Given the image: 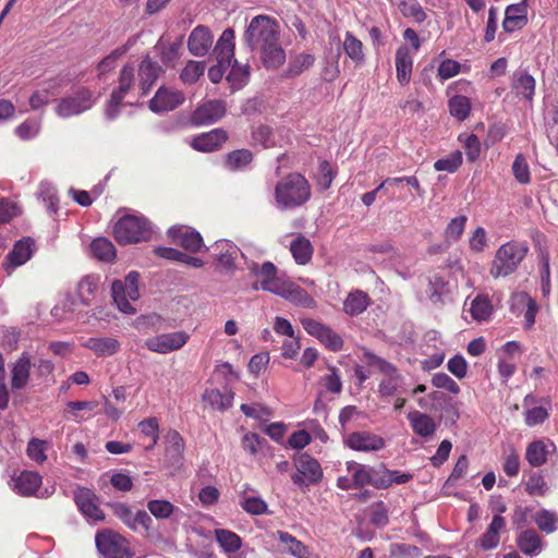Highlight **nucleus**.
<instances>
[{
  "label": "nucleus",
  "mask_w": 558,
  "mask_h": 558,
  "mask_svg": "<svg viewBox=\"0 0 558 558\" xmlns=\"http://www.w3.org/2000/svg\"><path fill=\"white\" fill-rule=\"evenodd\" d=\"M161 73V66L149 57L142 60L138 68L140 86L142 94L146 95Z\"/></svg>",
  "instance_id": "obj_33"
},
{
  "label": "nucleus",
  "mask_w": 558,
  "mask_h": 558,
  "mask_svg": "<svg viewBox=\"0 0 558 558\" xmlns=\"http://www.w3.org/2000/svg\"><path fill=\"white\" fill-rule=\"evenodd\" d=\"M512 173L519 183L527 184L530 182V168L525 157L522 154L515 156L514 161L512 163Z\"/></svg>",
  "instance_id": "obj_61"
},
{
  "label": "nucleus",
  "mask_w": 558,
  "mask_h": 558,
  "mask_svg": "<svg viewBox=\"0 0 558 558\" xmlns=\"http://www.w3.org/2000/svg\"><path fill=\"white\" fill-rule=\"evenodd\" d=\"M319 390L314 404V411L319 412L325 409L324 396L326 392L339 395L342 391V380L336 367H329V373L322 376L318 380Z\"/></svg>",
  "instance_id": "obj_21"
},
{
  "label": "nucleus",
  "mask_w": 558,
  "mask_h": 558,
  "mask_svg": "<svg viewBox=\"0 0 558 558\" xmlns=\"http://www.w3.org/2000/svg\"><path fill=\"white\" fill-rule=\"evenodd\" d=\"M347 471L352 476V483L355 485V488H362L366 485L375 487L379 476L373 468L355 461L347 462Z\"/></svg>",
  "instance_id": "obj_29"
},
{
  "label": "nucleus",
  "mask_w": 558,
  "mask_h": 558,
  "mask_svg": "<svg viewBox=\"0 0 558 558\" xmlns=\"http://www.w3.org/2000/svg\"><path fill=\"white\" fill-rule=\"evenodd\" d=\"M529 23L527 0L512 3L506 7L502 29L506 33H513L524 28Z\"/></svg>",
  "instance_id": "obj_18"
},
{
  "label": "nucleus",
  "mask_w": 558,
  "mask_h": 558,
  "mask_svg": "<svg viewBox=\"0 0 558 558\" xmlns=\"http://www.w3.org/2000/svg\"><path fill=\"white\" fill-rule=\"evenodd\" d=\"M412 478L410 473H401L396 470H384L375 483V488L385 489L393 484H404Z\"/></svg>",
  "instance_id": "obj_50"
},
{
  "label": "nucleus",
  "mask_w": 558,
  "mask_h": 558,
  "mask_svg": "<svg viewBox=\"0 0 558 558\" xmlns=\"http://www.w3.org/2000/svg\"><path fill=\"white\" fill-rule=\"evenodd\" d=\"M214 52L216 54L217 62L226 63L231 65L234 59V32L232 28H227L222 32L219 37Z\"/></svg>",
  "instance_id": "obj_32"
},
{
  "label": "nucleus",
  "mask_w": 558,
  "mask_h": 558,
  "mask_svg": "<svg viewBox=\"0 0 558 558\" xmlns=\"http://www.w3.org/2000/svg\"><path fill=\"white\" fill-rule=\"evenodd\" d=\"M548 445L544 440H534L526 447L525 459L531 466H542L547 462Z\"/></svg>",
  "instance_id": "obj_42"
},
{
  "label": "nucleus",
  "mask_w": 558,
  "mask_h": 558,
  "mask_svg": "<svg viewBox=\"0 0 558 558\" xmlns=\"http://www.w3.org/2000/svg\"><path fill=\"white\" fill-rule=\"evenodd\" d=\"M32 366L33 363L29 354L27 352H23L11 366L12 390H21L27 385Z\"/></svg>",
  "instance_id": "obj_27"
},
{
  "label": "nucleus",
  "mask_w": 558,
  "mask_h": 558,
  "mask_svg": "<svg viewBox=\"0 0 558 558\" xmlns=\"http://www.w3.org/2000/svg\"><path fill=\"white\" fill-rule=\"evenodd\" d=\"M95 541L104 558H133L129 542L112 531L97 533Z\"/></svg>",
  "instance_id": "obj_9"
},
{
  "label": "nucleus",
  "mask_w": 558,
  "mask_h": 558,
  "mask_svg": "<svg viewBox=\"0 0 558 558\" xmlns=\"http://www.w3.org/2000/svg\"><path fill=\"white\" fill-rule=\"evenodd\" d=\"M96 101L97 97L90 89L81 87L72 95L61 98L54 111L58 117L66 119L89 110Z\"/></svg>",
  "instance_id": "obj_8"
},
{
  "label": "nucleus",
  "mask_w": 558,
  "mask_h": 558,
  "mask_svg": "<svg viewBox=\"0 0 558 558\" xmlns=\"http://www.w3.org/2000/svg\"><path fill=\"white\" fill-rule=\"evenodd\" d=\"M113 235L120 244L148 241L151 235V227L144 216L125 214L116 222Z\"/></svg>",
  "instance_id": "obj_4"
},
{
  "label": "nucleus",
  "mask_w": 558,
  "mask_h": 558,
  "mask_svg": "<svg viewBox=\"0 0 558 558\" xmlns=\"http://www.w3.org/2000/svg\"><path fill=\"white\" fill-rule=\"evenodd\" d=\"M252 158V153L248 149H239L228 155L226 163L229 169L238 170L247 166Z\"/></svg>",
  "instance_id": "obj_60"
},
{
  "label": "nucleus",
  "mask_w": 558,
  "mask_h": 558,
  "mask_svg": "<svg viewBox=\"0 0 558 558\" xmlns=\"http://www.w3.org/2000/svg\"><path fill=\"white\" fill-rule=\"evenodd\" d=\"M74 500L81 512L89 521H101L105 519L102 510L97 505L96 495L86 487H80L74 492Z\"/></svg>",
  "instance_id": "obj_20"
},
{
  "label": "nucleus",
  "mask_w": 558,
  "mask_h": 558,
  "mask_svg": "<svg viewBox=\"0 0 558 558\" xmlns=\"http://www.w3.org/2000/svg\"><path fill=\"white\" fill-rule=\"evenodd\" d=\"M92 255L101 262H112L116 258V248L106 238H97L90 243Z\"/></svg>",
  "instance_id": "obj_45"
},
{
  "label": "nucleus",
  "mask_w": 558,
  "mask_h": 558,
  "mask_svg": "<svg viewBox=\"0 0 558 558\" xmlns=\"http://www.w3.org/2000/svg\"><path fill=\"white\" fill-rule=\"evenodd\" d=\"M61 83L59 80H49L44 82L29 97V105L33 110H37L50 102L52 98L59 95Z\"/></svg>",
  "instance_id": "obj_30"
},
{
  "label": "nucleus",
  "mask_w": 558,
  "mask_h": 558,
  "mask_svg": "<svg viewBox=\"0 0 558 558\" xmlns=\"http://www.w3.org/2000/svg\"><path fill=\"white\" fill-rule=\"evenodd\" d=\"M466 222L468 217L465 215H460L452 218L444 231L445 241L448 243H454L459 241L464 232Z\"/></svg>",
  "instance_id": "obj_52"
},
{
  "label": "nucleus",
  "mask_w": 558,
  "mask_h": 558,
  "mask_svg": "<svg viewBox=\"0 0 558 558\" xmlns=\"http://www.w3.org/2000/svg\"><path fill=\"white\" fill-rule=\"evenodd\" d=\"M506 519L499 513L495 514L486 531L477 541V545L484 550H490L498 547L500 534L506 531Z\"/></svg>",
  "instance_id": "obj_26"
},
{
  "label": "nucleus",
  "mask_w": 558,
  "mask_h": 558,
  "mask_svg": "<svg viewBox=\"0 0 558 558\" xmlns=\"http://www.w3.org/2000/svg\"><path fill=\"white\" fill-rule=\"evenodd\" d=\"M168 235L174 243L191 252L199 251L203 245V238L201 234L185 226L171 227L168 230Z\"/></svg>",
  "instance_id": "obj_23"
},
{
  "label": "nucleus",
  "mask_w": 558,
  "mask_h": 558,
  "mask_svg": "<svg viewBox=\"0 0 558 558\" xmlns=\"http://www.w3.org/2000/svg\"><path fill=\"white\" fill-rule=\"evenodd\" d=\"M12 489L21 496H33L41 485V476L35 471H22L12 476Z\"/></svg>",
  "instance_id": "obj_24"
},
{
  "label": "nucleus",
  "mask_w": 558,
  "mask_h": 558,
  "mask_svg": "<svg viewBox=\"0 0 558 558\" xmlns=\"http://www.w3.org/2000/svg\"><path fill=\"white\" fill-rule=\"evenodd\" d=\"M111 508L114 515L131 530H137L138 527L148 530L151 524L150 517L144 510H137L136 512H133L132 508L123 502L113 504Z\"/></svg>",
  "instance_id": "obj_19"
},
{
  "label": "nucleus",
  "mask_w": 558,
  "mask_h": 558,
  "mask_svg": "<svg viewBox=\"0 0 558 558\" xmlns=\"http://www.w3.org/2000/svg\"><path fill=\"white\" fill-rule=\"evenodd\" d=\"M40 120L27 119L15 128V134L19 138L27 141L36 137L40 132Z\"/></svg>",
  "instance_id": "obj_58"
},
{
  "label": "nucleus",
  "mask_w": 558,
  "mask_h": 558,
  "mask_svg": "<svg viewBox=\"0 0 558 558\" xmlns=\"http://www.w3.org/2000/svg\"><path fill=\"white\" fill-rule=\"evenodd\" d=\"M534 521L538 529L547 534L558 529V515L554 511L543 509L535 513Z\"/></svg>",
  "instance_id": "obj_54"
},
{
  "label": "nucleus",
  "mask_w": 558,
  "mask_h": 558,
  "mask_svg": "<svg viewBox=\"0 0 558 558\" xmlns=\"http://www.w3.org/2000/svg\"><path fill=\"white\" fill-rule=\"evenodd\" d=\"M227 138L228 136L226 131L222 129H215L193 138L191 145L195 150L209 153L218 149Z\"/></svg>",
  "instance_id": "obj_31"
},
{
  "label": "nucleus",
  "mask_w": 558,
  "mask_h": 558,
  "mask_svg": "<svg viewBox=\"0 0 558 558\" xmlns=\"http://www.w3.org/2000/svg\"><path fill=\"white\" fill-rule=\"evenodd\" d=\"M49 444L46 440L33 438L28 441L26 453L27 457L38 464H43L47 460L46 451Z\"/></svg>",
  "instance_id": "obj_55"
},
{
  "label": "nucleus",
  "mask_w": 558,
  "mask_h": 558,
  "mask_svg": "<svg viewBox=\"0 0 558 558\" xmlns=\"http://www.w3.org/2000/svg\"><path fill=\"white\" fill-rule=\"evenodd\" d=\"M278 539L286 546V551L295 558H319L305 544L284 531H277Z\"/></svg>",
  "instance_id": "obj_36"
},
{
  "label": "nucleus",
  "mask_w": 558,
  "mask_h": 558,
  "mask_svg": "<svg viewBox=\"0 0 558 558\" xmlns=\"http://www.w3.org/2000/svg\"><path fill=\"white\" fill-rule=\"evenodd\" d=\"M214 250L218 267L228 272H232L236 268V263L240 257L245 258V254L228 240L217 241Z\"/></svg>",
  "instance_id": "obj_16"
},
{
  "label": "nucleus",
  "mask_w": 558,
  "mask_h": 558,
  "mask_svg": "<svg viewBox=\"0 0 558 558\" xmlns=\"http://www.w3.org/2000/svg\"><path fill=\"white\" fill-rule=\"evenodd\" d=\"M34 253V242L29 238L17 241L8 254L3 268L10 275L14 268L24 265Z\"/></svg>",
  "instance_id": "obj_22"
},
{
  "label": "nucleus",
  "mask_w": 558,
  "mask_h": 558,
  "mask_svg": "<svg viewBox=\"0 0 558 558\" xmlns=\"http://www.w3.org/2000/svg\"><path fill=\"white\" fill-rule=\"evenodd\" d=\"M315 62V57L311 53H300L295 56L289 64V75L295 76L310 69Z\"/></svg>",
  "instance_id": "obj_59"
},
{
  "label": "nucleus",
  "mask_w": 558,
  "mask_h": 558,
  "mask_svg": "<svg viewBox=\"0 0 558 558\" xmlns=\"http://www.w3.org/2000/svg\"><path fill=\"white\" fill-rule=\"evenodd\" d=\"M344 445L355 451H378L385 447V439L371 432H353L344 438Z\"/></svg>",
  "instance_id": "obj_17"
},
{
  "label": "nucleus",
  "mask_w": 558,
  "mask_h": 558,
  "mask_svg": "<svg viewBox=\"0 0 558 558\" xmlns=\"http://www.w3.org/2000/svg\"><path fill=\"white\" fill-rule=\"evenodd\" d=\"M82 345L98 357L112 356L121 348L120 341L113 337H92L86 339Z\"/></svg>",
  "instance_id": "obj_28"
},
{
  "label": "nucleus",
  "mask_w": 558,
  "mask_h": 558,
  "mask_svg": "<svg viewBox=\"0 0 558 558\" xmlns=\"http://www.w3.org/2000/svg\"><path fill=\"white\" fill-rule=\"evenodd\" d=\"M167 448L166 457L173 463L181 462L184 451V441L181 435L175 430H170L166 436Z\"/></svg>",
  "instance_id": "obj_43"
},
{
  "label": "nucleus",
  "mask_w": 558,
  "mask_h": 558,
  "mask_svg": "<svg viewBox=\"0 0 558 558\" xmlns=\"http://www.w3.org/2000/svg\"><path fill=\"white\" fill-rule=\"evenodd\" d=\"M301 324L308 335L317 338L330 351L342 350L343 339L329 326L310 317L302 318Z\"/></svg>",
  "instance_id": "obj_11"
},
{
  "label": "nucleus",
  "mask_w": 558,
  "mask_h": 558,
  "mask_svg": "<svg viewBox=\"0 0 558 558\" xmlns=\"http://www.w3.org/2000/svg\"><path fill=\"white\" fill-rule=\"evenodd\" d=\"M234 393L231 390L220 391L219 389H207L203 395V400L213 409L226 411L232 407Z\"/></svg>",
  "instance_id": "obj_39"
},
{
  "label": "nucleus",
  "mask_w": 558,
  "mask_h": 558,
  "mask_svg": "<svg viewBox=\"0 0 558 558\" xmlns=\"http://www.w3.org/2000/svg\"><path fill=\"white\" fill-rule=\"evenodd\" d=\"M511 306L513 310H524V324L526 328H531L534 325L537 305L526 293L513 294Z\"/></svg>",
  "instance_id": "obj_38"
},
{
  "label": "nucleus",
  "mask_w": 558,
  "mask_h": 558,
  "mask_svg": "<svg viewBox=\"0 0 558 558\" xmlns=\"http://www.w3.org/2000/svg\"><path fill=\"white\" fill-rule=\"evenodd\" d=\"M185 100L182 90L161 86L149 101V109L155 113L172 111L180 107Z\"/></svg>",
  "instance_id": "obj_14"
},
{
  "label": "nucleus",
  "mask_w": 558,
  "mask_h": 558,
  "mask_svg": "<svg viewBox=\"0 0 558 558\" xmlns=\"http://www.w3.org/2000/svg\"><path fill=\"white\" fill-rule=\"evenodd\" d=\"M408 420L413 432L423 438H428L436 432L437 424L428 414L414 410L408 413Z\"/></svg>",
  "instance_id": "obj_34"
},
{
  "label": "nucleus",
  "mask_w": 558,
  "mask_h": 558,
  "mask_svg": "<svg viewBox=\"0 0 558 558\" xmlns=\"http://www.w3.org/2000/svg\"><path fill=\"white\" fill-rule=\"evenodd\" d=\"M550 407L539 405L527 409L524 412V421L527 426H535L544 423L549 416Z\"/></svg>",
  "instance_id": "obj_62"
},
{
  "label": "nucleus",
  "mask_w": 558,
  "mask_h": 558,
  "mask_svg": "<svg viewBox=\"0 0 558 558\" xmlns=\"http://www.w3.org/2000/svg\"><path fill=\"white\" fill-rule=\"evenodd\" d=\"M470 313L476 322L487 320L493 314V305L486 295H477L470 305Z\"/></svg>",
  "instance_id": "obj_48"
},
{
  "label": "nucleus",
  "mask_w": 558,
  "mask_h": 558,
  "mask_svg": "<svg viewBox=\"0 0 558 558\" xmlns=\"http://www.w3.org/2000/svg\"><path fill=\"white\" fill-rule=\"evenodd\" d=\"M205 63L190 60L180 73V80L184 84H193L204 74Z\"/></svg>",
  "instance_id": "obj_56"
},
{
  "label": "nucleus",
  "mask_w": 558,
  "mask_h": 558,
  "mask_svg": "<svg viewBox=\"0 0 558 558\" xmlns=\"http://www.w3.org/2000/svg\"><path fill=\"white\" fill-rule=\"evenodd\" d=\"M246 267L257 279L255 289L259 288L305 308H314L316 306L315 300L304 289L278 274L274 263L265 262L258 265L251 260L246 262Z\"/></svg>",
  "instance_id": "obj_2"
},
{
  "label": "nucleus",
  "mask_w": 558,
  "mask_h": 558,
  "mask_svg": "<svg viewBox=\"0 0 558 558\" xmlns=\"http://www.w3.org/2000/svg\"><path fill=\"white\" fill-rule=\"evenodd\" d=\"M231 70L227 75V81L230 83L233 90L242 88L248 81L250 66L247 64H240L236 60L231 63Z\"/></svg>",
  "instance_id": "obj_47"
},
{
  "label": "nucleus",
  "mask_w": 558,
  "mask_h": 558,
  "mask_svg": "<svg viewBox=\"0 0 558 558\" xmlns=\"http://www.w3.org/2000/svg\"><path fill=\"white\" fill-rule=\"evenodd\" d=\"M364 357L369 366H375L383 374V379L378 386L380 397H392L401 391L404 384V377L390 362L377 356L374 353L365 352Z\"/></svg>",
  "instance_id": "obj_6"
},
{
  "label": "nucleus",
  "mask_w": 558,
  "mask_h": 558,
  "mask_svg": "<svg viewBox=\"0 0 558 558\" xmlns=\"http://www.w3.org/2000/svg\"><path fill=\"white\" fill-rule=\"evenodd\" d=\"M450 114L460 121H464L471 112V101L466 96L456 95L450 98L449 102Z\"/></svg>",
  "instance_id": "obj_53"
},
{
  "label": "nucleus",
  "mask_w": 558,
  "mask_h": 558,
  "mask_svg": "<svg viewBox=\"0 0 558 558\" xmlns=\"http://www.w3.org/2000/svg\"><path fill=\"white\" fill-rule=\"evenodd\" d=\"M291 254L294 260L300 265L307 264L313 255L311 242L304 236H298L290 245Z\"/></svg>",
  "instance_id": "obj_46"
},
{
  "label": "nucleus",
  "mask_w": 558,
  "mask_h": 558,
  "mask_svg": "<svg viewBox=\"0 0 558 558\" xmlns=\"http://www.w3.org/2000/svg\"><path fill=\"white\" fill-rule=\"evenodd\" d=\"M413 69V57L407 46H401L396 51V71L397 80L401 85H407L411 81Z\"/></svg>",
  "instance_id": "obj_35"
},
{
  "label": "nucleus",
  "mask_w": 558,
  "mask_h": 558,
  "mask_svg": "<svg viewBox=\"0 0 558 558\" xmlns=\"http://www.w3.org/2000/svg\"><path fill=\"white\" fill-rule=\"evenodd\" d=\"M296 473L292 475V481L296 485L316 484L323 477V470L316 459L307 453H301L294 459Z\"/></svg>",
  "instance_id": "obj_12"
},
{
  "label": "nucleus",
  "mask_w": 558,
  "mask_h": 558,
  "mask_svg": "<svg viewBox=\"0 0 558 558\" xmlns=\"http://www.w3.org/2000/svg\"><path fill=\"white\" fill-rule=\"evenodd\" d=\"M527 246L523 243L510 241L496 251L490 275L494 278L507 277L514 272L527 253Z\"/></svg>",
  "instance_id": "obj_5"
},
{
  "label": "nucleus",
  "mask_w": 558,
  "mask_h": 558,
  "mask_svg": "<svg viewBox=\"0 0 558 558\" xmlns=\"http://www.w3.org/2000/svg\"><path fill=\"white\" fill-rule=\"evenodd\" d=\"M189 338V333L182 330L161 333L146 339L145 347L151 352L168 354L183 348Z\"/></svg>",
  "instance_id": "obj_13"
},
{
  "label": "nucleus",
  "mask_w": 558,
  "mask_h": 558,
  "mask_svg": "<svg viewBox=\"0 0 558 558\" xmlns=\"http://www.w3.org/2000/svg\"><path fill=\"white\" fill-rule=\"evenodd\" d=\"M99 405L98 401H69L66 408L75 421L86 420L83 412H93Z\"/></svg>",
  "instance_id": "obj_57"
},
{
  "label": "nucleus",
  "mask_w": 558,
  "mask_h": 558,
  "mask_svg": "<svg viewBox=\"0 0 558 558\" xmlns=\"http://www.w3.org/2000/svg\"><path fill=\"white\" fill-rule=\"evenodd\" d=\"M520 550L529 556H536L542 551V539L533 530H525L520 533L517 539Z\"/></svg>",
  "instance_id": "obj_41"
},
{
  "label": "nucleus",
  "mask_w": 558,
  "mask_h": 558,
  "mask_svg": "<svg viewBox=\"0 0 558 558\" xmlns=\"http://www.w3.org/2000/svg\"><path fill=\"white\" fill-rule=\"evenodd\" d=\"M213 41L214 36L206 26L198 25L189 36L187 48L193 56L203 57L211 48Z\"/></svg>",
  "instance_id": "obj_25"
},
{
  "label": "nucleus",
  "mask_w": 558,
  "mask_h": 558,
  "mask_svg": "<svg viewBox=\"0 0 558 558\" xmlns=\"http://www.w3.org/2000/svg\"><path fill=\"white\" fill-rule=\"evenodd\" d=\"M138 279V272L130 271L124 280H114L111 284L113 302L119 311L124 314L132 315L136 312L131 301L140 299Z\"/></svg>",
  "instance_id": "obj_7"
},
{
  "label": "nucleus",
  "mask_w": 558,
  "mask_h": 558,
  "mask_svg": "<svg viewBox=\"0 0 558 558\" xmlns=\"http://www.w3.org/2000/svg\"><path fill=\"white\" fill-rule=\"evenodd\" d=\"M399 8L405 17H412L417 23H422L426 19L425 12L416 0L402 1Z\"/></svg>",
  "instance_id": "obj_64"
},
{
  "label": "nucleus",
  "mask_w": 558,
  "mask_h": 558,
  "mask_svg": "<svg viewBox=\"0 0 558 558\" xmlns=\"http://www.w3.org/2000/svg\"><path fill=\"white\" fill-rule=\"evenodd\" d=\"M227 111L226 102L222 100H206L199 104L191 116L194 125H208L220 120Z\"/></svg>",
  "instance_id": "obj_15"
},
{
  "label": "nucleus",
  "mask_w": 558,
  "mask_h": 558,
  "mask_svg": "<svg viewBox=\"0 0 558 558\" xmlns=\"http://www.w3.org/2000/svg\"><path fill=\"white\" fill-rule=\"evenodd\" d=\"M148 511L159 520L169 519L172 514L179 511L173 504L165 499H153L147 502Z\"/></svg>",
  "instance_id": "obj_51"
},
{
  "label": "nucleus",
  "mask_w": 558,
  "mask_h": 558,
  "mask_svg": "<svg viewBox=\"0 0 558 558\" xmlns=\"http://www.w3.org/2000/svg\"><path fill=\"white\" fill-rule=\"evenodd\" d=\"M215 537L226 554H233L242 546L241 537L230 530L217 529L215 530Z\"/></svg>",
  "instance_id": "obj_44"
},
{
  "label": "nucleus",
  "mask_w": 558,
  "mask_h": 558,
  "mask_svg": "<svg viewBox=\"0 0 558 558\" xmlns=\"http://www.w3.org/2000/svg\"><path fill=\"white\" fill-rule=\"evenodd\" d=\"M134 83V68L132 65H124L120 72L119 86L113 89L107 102L105 114L108 120L116 119L120 113V108L123 106V99L131 90Z\"/></svg>",
  "instance_id": "obj_10"
},
{
  "label": "nucleus",
  "mask_w": 558,
  "mask_h": 558,
  "mask_svg": "<svg viewBox=\"0 0 558 558\" xmlns=\"http://www.w3.org/2000/svg\"><path fill=\"white\" fill-rule=\"evenodd\" d=\"M368 305V295L362 290H355L350 292L343 301V311L350 316H357L362 314Z\"/></svg>",
  "instance_id": "obj_40"
},
{
  "label": "nucleus",
  "mask_w": 558,
  "mask_h": 558,
  "mask_svg": "<svg viewBox=\"0 0 558 558\" xmlns=\"http://www.w3.org/2000/svg\"><path fill=\"white\" fill-rule=\"evenodd\" d=\"M311 195V185L307 179L296 172L283 177L275 187L276 205L282 210L304 205Z\"/></svg>",
  "instance_id": "obj_3"
},
{
  "label": "nucleus",
  "mask_w": 558,
  "mask_h": 558,
  "mask_svg": "<svg viewBox=\"0 0 558 558\" xmlns=\"http://www.w3.org/2000/svg\"><path fill=\"white\" fill-rule=\"evenodd\" d=\"M512 90L517 96L523 97L527 101H532L535 94V80L532 75L524 71H517L512 75Z\"/></svg>",
  "instance_id": "obj_37"
},
{
  "label": "nucleus",
  "mask_w": 558,
  "mask_h": 558,
  "mask_svg": "<svg viewBox=\"0 0 558 558\" xmlns=\"http://www.w3.org/2000/svg\"><path fill=\"white\" fill-rule=\"evenodd\" d=\"M245 44L251 50H260L265 66L277 69L286 61V52L279 43V25L268 15L254 16L244 33Z\"/></svg>",
  "instance_id": "obj_1"
},
{
  "label": "nucleus",
  "mask_w": 558,
  "mask_h": 558,
  "mask_svg": "<svg viewBox=\"0 0 558 558\" xmlns=\"http://www.w3.org/2000/svg\"><path fill=\"white\" fill-rule=\"evenodd\" d=\"M462 163V154L460 151H454L449 156L438 159L434 163V168L437 171H447L454 172Z\"/></svg>",
  "instance_id": "obj_63"
},
{
  "label": "nucleus",
  "mask_w": 558,
  "mask_h": 558,
  "mask_svg": "<svg viewBox=\"0 0 558 558\" xmlns=\"http://www.w3.org/2000/svg\"><path fill=\"white\" fill-rule=\"evenodd\" d=\"M343 49L347 56L356 64H362L365 60L363 44L351 33H345L343 40Z\"/></svg>",
  "instance_id": "obj_49"
}]
</instances>
